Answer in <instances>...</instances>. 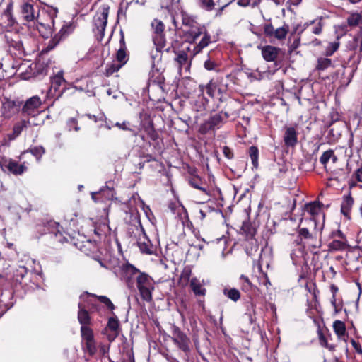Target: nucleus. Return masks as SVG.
I'll return each instance as SVG.
<instances>
[{
  "label": "nucleus",
  "mask_w": 362,
  "mask_h": 362,
  "mask_svg": "<svg viewBox=\"0 0 362 362\" xmlns=\"http://www.w3.org/2000/svg\"><path fill=\"white\" fill-rule=\"evenodd\" d=\"M36 27L40 35L44 39L52 37L54 31V24H33Z\"/></svg>",
  "instance_id": "nucleus-35"
},
{
  "label": "nucleus",
  "mask_w": 362,
  "mask_h": 362,
  "mask_svg": "<svg viewBox=\"0 0 362 362\" xmlns=\"http://www.w3.org/2000/svg\"><path fill=\"white\" fill-rule=\"evenodd\" d=\"M85 293L89 296L95 298L98 300V301L103 304L106 308L110 311H113L115 309V305L112 303L111 300L106 296H98L94 293H90L88 292H85ZM113 312H112V313Z\"/></svg>",
  "instance_id": "nucleus-43"
},
{
  "label": "nucleus",
  "mask_w": 362,
  "mask_h": 362,
  "mask_svg": "<svg viewBox=\"0 0 362 362\" xmlns=\"http://www.w3.org/2000/svg\"><path fill=\"white\" fill-rule=\"evenodd\" d=\"M302 222L303 219L298 226L297 237L293 240V244L298 247V252L303 255L306 249L312 251L313 249L320 247L321 241L317 238V234L322 233L324 223L319 229L317 227L315 229V226H313V230H310L307 227H301Z\"/></svg>",
  "instance_id": "nucleus-2"
},
{
  "label": "nucleus",
  "mask_w": 362,
  "mask_h": 362,
  "mask_svg": "<svg viewBox=\"0 0 362 362\" xmlns=\"http://www.w3.org/2000/svg\"><path fill=\"white\" fill-rule=\"evenodd\" d=\"M250 309L247 308V313H245L246 315L248 316V319L250 324L254 323L256 321V305L253 302H250Z\"/></svg>",
  "instance_id": "nucleus-56"
},
{
  "label": "nucleus",
  "mask_w": 362,
  "mask_h": 362,
  "mask_svg": "<svg viewBox=\"0 0 362 362\" xmlns=\"http://www.w3.org/2000/svg\"><path fill=\"white\" fill-rule=\"evenodd\" d=\"M240 233L244 235L247 240H253L256 235V228L252 225L250 220H245L243 222Z\"/></svg>",
  "instance_id": "nucleus-34"
},
{
  "label": "nucleus",
  "mask_w": 362,
  "mask_h": 362,
  "mask_svg": "<svg viewBox=\"0 0 362 362\" xmlns=\"http://www.w3.org/2000/svg\"><path fill=\"white\" fill-rule=\"evenodd\" d=\"M142 160H144L146 163H154V165L156 168H162V163L157 160L154 156L151 154L148 153L145 156V158Z\"/></svg>",
  "instance_id": "nucleus-59"
},
{
  "label": "nucleus",
  "mask_w": 362,
  "mask_h": 362,
  "mask_svg": "<svg viewBox=\"0 0 362 362\" xmlns=\"http://www.w3.org/2000/svg\"><path fill=\"white\" fill-rule=\"evenodd\" d=\"M109 6L107 5L101 6L94 16V23H107V17L109 14Z\"/></svg>",
  "instance_id": "nucleus-39"
},
{
  "label": "nucleus",
  "mask_w": 362,
  "mask_h": 362,
  "mask_svg": "<svg viewBox=\"0 0 362 362\" xmlns=\"http://www.w3.org/2000/svg\"><path fill=\"white\" fill-rule=\"evenodd\" d=\"M136 285L141 299L147 303L151 302L155 288L153 279L145 272L139 273L136 277Z\"/></svg>",
  "instance_id": "nucleus-5"
},
{
  "label": "nucleus",
  "mask_w": 362,
  "mask_h": 362,
  "mask_svg": "<svg viewBox=\"0 0 362 362\" xmlns=\"http://www.w3.org/2000/svg\"><path fill=\"white\" fill-rule=\"evenodd\" d=\"M121 209L124 211L126 213L128 211L131 212L132 211V206H131L132 200L131 198L127 199V200L122 202L119 201Z\"/></svg>",
  "instance_id": "nucleus-64"
},
{
  "label": "nucleus",
  "mask_w": 362,
  "mask_h": 362,
  "mask_svg": "<svg viewBox=\"0 0 362 362\" xmlns=\"http://www.w3.org/2000/svg\"><path fill=\"white\" fill-rule=\"evenodd\" d=\"M329 237L332 239L328 244L329 251H345L350 247L346 235L341 230H332Z\"/></svg>",
  "instance_id": "nucleus-10"
},
{
  "label": "nucleus",
  "mask_w": 362,
  "mask_h": 362,
  "mask_svg": "<svg viewBox=\"0 0 362 362\" xmlns=\"http://www.w3.org/2000/svg\"><path fill=\"white\" fill-rule=\"evenodd\" d=\"M177 32L178 37L189 44L194 43L202 34L207 33L204 26L198 27L194 24H181Z\"/></svg>",
  "instance_id": "nucleus-7"
},
{
  "label": "nucleus",
  "mask_w": 362,
  "mask_h": 362,
  "mask_svg": "<svg viewBox=\"0 0 362 362\" xmlns=\"http://www.w3.org/2000/svg\"><path fill=\"white\" fill-rule=\"evenodd\" d=\"M332 329L339 341L347 343L349 340V333L344 321L335 320L332 323Z\"/></svg>",
  "instance_id": "nucleus-22"
},
{
  "label": "nucleus",
  "mask_w": 362,
  "mask_h": 362,
  "mask_svg": "<svg viewBox=\"0 0 362 362\" xmlns=\"http://www.w3.org/2000/svg\"><path fill=\"white\" fill-rule=\"evenodd\" d=\"M252 28L250 30L259 37L264 34V37L267 38L270 43L274 44L277 41L284 40L288 31L289 27L288 24H283L281 27L274 28L272 24H264L263 33L261 30H257L253 24H251Z\"/></svg>",
  "instance_id": "nucleus-3"
},
{
  "label": "nucleus",
  "mask_w": 362,
  "mask_h": 362,
  "mask_svg": "<svg viewBox=\"0 0 362 362\" xmlns=\"http://www.w3.org/2000/svg\"><path fill=\"white\" fill-rule=\"evenodd\" d=\"M122 66H123V65H122L120 63H119V64L112 63L111 64L107 66V67L105 70V76H112L114 73L118 71Z\"/></svg>",
  "instance_id": "nucleus-58"
},
{
  "label": "nucleus",
  "mask_w": 362,
  "mask_h": 362,
  "mask_svg": "<svg viewBox=\"0 0 362 362\" xmlns=\"http://www.w3.org/2000/svg\"><path fill=\"white\" fill-rule=\"evenodd\" d=\"M153 44L157 52H161L166 45V37L164 33V24H156L154 28Z\"/></svg>",
  "instance_id": "nucleus-19"
},
{
  "label": "nucleus",
  "mask_w": 362,
  "mask_h": 362,
  "mask_svg": "<svg viewBox=\"0 0 362 362\" xmlns=\"http://www.w3.org/2000/svg\"><path fill=\"white\" fill-rule=\"evenodd\" d=\"M198 6L207 11H211L214 8L216 4H218L216 0H197Z\"/></svg>",
  "instance_id": "nucleus-49"
},
{
  "label": "nucleus",
  "mask_w": 362,
  "mask_h": 362,
  "mask_svg": "<svg viewBox=\"0 0 362 362\" xmlns=\"http://www.w3.org/2000/svg\"><path fill=\"white\" fill-rule=\"evenodd\" d=\"M78 320L81 325V327H90L91 318L88 311L85 309L81 303L78 304Z\"/></svg>",
  "instance_id": "nucleus-36"
},
{
  "label": "nucleus",
  "mask_w": 362,
  "mask_h": 362,
  "mask_svg": "<svg viewBox=\"0 0 362 362\" xmlns=\"http://www.w3.org/2000/svg\"><path fill=\"white\" fill-rule=\"evenodd\" d=\"M196 171V169H193L189 171L190 175L188 177V182L189 185L195 189L201 190L206 194H209V190L207 187V185L206 184L205 182L202 180V179L199 176L194 174Z\"/></svg>",
  "instance_id": "nucleus-27"
},
{
  "label": "nucleus",
  "mask_w": 362,
  "mask_h": 362,
  "mask_svg": "<svg viewBox=\"0 0 362 362\" xmlns=\"http://www.w3.org/2000/svg\"><path fill=\"white\" fill-rule=\"evenodd\" d=\"M339 37L337 40L329 42L325 49V54L327 57L332 56L339 47V42L338 41Z\"/></svg>",
  "instance_id": "nucleus-52"
},
{
  "label": "nucleus",
  "mask_w": 362,
  "mask_h": 362,
  "mask_svg": "<svg viewBox=\"0 0 362 362\" xmlns=\"http://www.w3.org/2000/svg\"><path fill=\"white\" fill-rule=\"evenodd\" d=\"M211 42V35L208 33H205L200 42L194 46L192 50H191L190 46L187 45L182 49H179V51H184L187 54H189V58L192 59L194 57L200 53L204 47H207Z\"/></svg>",
  "instance_id": "nucleus-17"
},
{
  "label": "nucleus",
  "mask_w": 362,
  "mask_h": 362,
  "mask_svg": "<svg viewBox=\"0 0 362 362\" xmlns=\"http://www.w3.org/2000/svg\"><path fill=\"white\" fill-rule=\"evenodd\" d=\"M107 24H98L95 29H93L94 35L98 42H101L105 35V31Z\"/></svg>",
  "instance_id": "nucleus-51"
},
{
  "label": "nucleus",
  "mask_w": 362,
  "mask_h": 362,
  "mask_svg": "<svg viewBox=\"0 0 362 362\" xmlns=\"http://www.w3.org/2000/svg\"><path fill=\"white\" fill-rule=\"evenodd\" d=\"M204 67L208 71H218L219 70L220 65L215 61L208 59L204 62Z\"/></svg>",
  "instance_id": "nucleus-57"
},
{
  "label": "nucleus",
  "mask_w": 362,
  "mask_h": 362,
  "mask_svg": "<svg viewBox=\"0 0 362 362\" xmlns=\"http://www.w3.org/2000/svg\"><path fill=\"white\" fill-rule=\"evenodd\" d=\"M332 60L329 58L320 57L317 59V64L316 69L317 70L323 71L331 66Z\"/></svg>",
  "instance_id": "nucleus-54"
},
{
  "label": "nucleus",
  "mask_w": 362,
  "mask_h": 362,
  "mask_svg": "<svg viewBox=\"0 0 362 362\" xmlns=\"http://www.w3.org/2000/svg\"><path fill=\"white\" fill-rule=\"evenodd\" d=\"M317 335L320 344L322 347L328 349L329 351L332 352L336 351L337 346L334 344H329L328 342L327 337L325 336L324 333L322 332L320 328L317 329Z\"/></svg>",
  "instance_id": "nucleus-45"
},
{
  "label": "nucleus",
  "mask_w": 362,
  "mask_h": 362,
  "mask_svg": "<svg viewBox=\"0 0 362 362\" xmlns=\"http://www.w3.org/2000/svg\"><path fill=\"white\" fill-rule=\"evenodd\" d=\"M117 61L122 65H124L127 60V49L119 48L116 53Z\"/></svg>",
  "instance_id": "nucleus-55"
},
{
  "label": "nucleus",
  "mask_w": 362,
  "mask_h": 362,
  "mask_svg": "<svg viewBox=\"0 0 362 362\" xmlns=\"http://www.w3.org/2000/svg\"><path fill=\"white\" fill-rule=\"evenodd\" d=\"M61 229L62 227L59 225V223L49 220L47 221L45 223H44V233H49L54 235L55 238L60 243L67 242L68 239L66 237H64Z\"/></svg>",
  "instance_id": "nucleus-18"
},
{
  "label": "nucleus",
  "mask_w": 362,
  "mask_h": 362,
  "mask_svg": "<svg viewBox=\"0 0 362 362\" xmlns=\"http://www.w3.org/2000/svg\"><path fill=\"white\" fill-rule=\"evenodd\" d=\"M4 165L14 175H21L28 170L25 162L19 163L11 158L6 160Z\"/></svg>",
  "instance_id": "nucleus-28"
},
{
  "label": "nucleus",
  "mask_w": 362,
  "mask_h": 362,
  "mask_svg": "<svg viewBox=\"0 0 362 362\" xmlns=\"http://www.w3.org/2000/svg\"><path fill=\"white\" fill-rule=\"evenodd\" d=\"M323 204L319 201H315L310 203H307L304 206V210L310 214L312 218H310L309 223L312 226H315V228L317 226V220L315 216L319 215L321 212Z\"/></svg>",
  "instance_id": "nucleus-23"
},
{
  "label": "nucleus",
  "mask_w": 362,
  "mask_h": 362,
  "mask_svg": "<svg viewBox=\"0 0 362 362\" xmlns=\"http://www.w3.org/2000/svg\"><path fill=\"white\" fill-rule=\"evenodd\" d=\"M172 23H177L181 21L182 23H195V19L193 16H189L185 11L180 10L178 12H175V14H171Z\"/></svg>",
  "instance_id": "nucleus-38"
},
{
  "label": "nucleus",
  "mask_w": 362,
  "mask_h": 362,
  "mask_svg": "<svg viewBox=\"0 0 362 362\" xmlns=\"http://www.w3.org/2000/svg\"><path fill=\"white\" fill-rule=\"evenodd\" d=\"M51 86L49 91H54V93H57V97L61 96L64 90L67 82L64 78L63 71H58L54 76L51 77Z\"/></svg>",
  "instance_id": "nucleus-16"
},
{
  "label": "nucleus",
  "mask_w": 362,
  "mask_h": 362,
  "mask_svg": "<svg viewBox=\"0 0 362 362\" xmlns=\"http://www.w3.org/2000/svg\"><path fill=\"white\" fill-rule=\"evenodd\" d=\"M263 59L269 62H274L279 54L280 48L272 45L259 46Z\"/></svg>",
  "instance_id": "nucleus-29"
},
{
  "label": "nucleus",
  "mask_w": 362,
  "mask_h": 362,
  "mask_svg": "<svg viewBox=\"0 0 362 362\" xmlns=\"http://www.w3.org/2000/svg\"><path fill=\"white\" fill-rule=\"evenodd\" d=\"M173 52L175 54L174 61L177 64L179 71H181L182 69L189 70L192 59L189 58V54H187L184 51L176 50L174 48Z\"/></svg>",
  "instance_id": "nucleus-25"
},
{
  "label": "nucleus",
  "mask_w": 362,
  "mask_h": 362,
  "mask_svg": "<svg viewBox=\"0 0 362 362\" xmlns=\"http://www.w3.org/2000/svg\"><path fill=\"white\" fill-rule=\"evenodd\" d=\"M238 103L233 99H229V100H226V104L222 108L220 113L225 117L227 119L230 117H236L238 115Z\"/></svg>",
  "instance_id": "nucleus-26"
},
{
  "label": "nucleus",
  "mask_w": 362,
  "mask_h": 362,
  "mask_svg": "<svg viewBox=\"0 0 362 362\" xmlns=\"http://www.w3.org/2000/svg\"><path fill=\"white\" fill-rule=\"evenodd\" d=\"M190 288L195 296H204L206 295V288H203L199 280L196 277H194L190 280Z\"/></svg>",
  "instance_id": "nucleus-41"
},
{
  "label": "nucleus",
  "mask_w": 362,
  "mask_h": 362,
  "mask_svg": "<svg viewBox=\"0 0 362 362\" xmlns=\"http://www.w3.org/2000/svg\"><path fill=\"white\" fill-rule=\"evenodd\" d=\"M354 204V199L349 189V193L343 196L342 202L341 204V213L349 219L351 218L350 215Z\"/></svg>",
  "instance_id": "nucleus-31"
},
{
  "label": "nucleus",
  "mask_w": 362,
  "mask_h": 362,
  "mask_svg": "<svg viewBox=\"0 0 362 362\" xmlns=\"http://www.w3.org/2000/svg\"><path fill=\"white\" fill-rule=\"evenodd\" d=\"M74 28V24H64L60 30L48 42L47 45L42 49L39 54V59L33 64V75L35 77L40 78L47 75L49 66L44 61H42V59H44L45 54L54 49L61 40L66 38L71 34Z\"/></svg>",
  "instance_id": "nucleus-1"
},
{
  "label": "nucleus",
  "mask_w": 362,
  "mask_h": 362,
  "mask_svg": "<svg viewBox=\"0 0 362 362\" xmlns=\"http://www.w3.org/2000/svg\"><path fill=\"white\" fill-rule=\"evenodd\" d=\"M192 274V269L189 266L184 267L181 272L179 281L182 286H187L189 281Z\"/></svg>",
  "instance_id": "nucleus-48"
},
{
  "label": "nucleus",
  "mask_w": 362,
  "mask_h": 362,
  "mask_svg": "<svg viewBox=\"0 0 362 362\" xmlns=\"http://www.w3.org/2000/svg\"><path fill=\"white\" fill-rule=\"evenodd\" d=\"M42 104L43 101L38 95L32 96L23 102L21 113L28 119L36 117L41 112L40 108Z\"/></svg>",
  "instance_id": "nucleus-9"
},
{
  "label": "nucleus",
  "mask_w": 362,
  "mask_h": 362,
  "mask_svg": "<svg viewBox=\"0 0 362 362\" xmlns=\"http://www.w3.org/2000/svg\"><path fill=\"white\" fill-rule=\"evenodd\" d=\"M298 133L294 127L286 126L283 136L284 146L287 148L295 147L298 144Z\"/></svg>",
  "instance_id": "nucleus-21"
},
{
  "label": "nucleus",
  "mask_w": 362,
  "mask_h": 362,
  "mask_svg": "<svg viewBox=\"0 0 362 362\" xmlns=\"http://www.w3.org/2000/svg\"><path fill=\"white\" fill-rule=\"evenodd\" d=\"M171 339L176 346L185 353L190 351L191 340L178 326L172 325L170 327Z\"/></svg>",
  "instance_id": "nucleus-8"
},
{
  "label": "nucleus",
  "mask_w": 362,
  "mask_h": 362,
  "mask_svg": "<svg viewBox=\"0 0 362 362\" xmlns=\"http://www.w3.org/2000/svg\"><path fill=\"white\" fill-rule=\"evenodd\" d=\"M351 344L352 345L353 348L354 349L356 354L358 355L362 356V347L360 344V342L358 340H356L355 339H350L349 340Z\"/></svg>",
  "instance_id": "nucleus-63"
},
{
  "label": "nucleus",
  "mask_w": 362,
  "mask_h": 362,
  "mask_svg": "<svg viewBox=\"0 0 362 362\" xmlns=\"http://www.w3.org/2000/svg\"><path fill=\"white\" fill-rule=\"evenodd\" d=\"M114 316L108 318V321L105 329V332L110 331L109 333H106L107 339L110 342H112L119 336L121 331L120 322L117 317L115 316V313H112Z\"/></svg>",
  "instance_id": "nucleus-15"
},
{
  "label": "nucleus",
  "mask_w": 362,
  "mask_h": 362,
  "mask_svg": "<svg viewBox=\"0 0 362 362\" xmlns=\"http://www.w3.org/2000/svg\"><path fill=\"white\" fill-rule=\"evenodd\" d=\"M112 126H115L118 127L119 129L124 131H129L132 132L133 129L130 127V122L128 121H124L123 122H116L115 124H112Z\"/></svg>",
  "instance_id": "nucleus-60"
},
{
  "label": "nucleus",
  "mask_w": 362,
  "mask_h": 362,
  "mask_svg": "<svg viewBox=\"0 0 362 362\" xmlns=\"http://www.w3.org/2000/svg\"><path fill=\"white\" fill-rule=\"evenodd\" d=\"M178 29L179 27L177 26V24H171L168 29H165V27L164 26V33H165V37H168L170 39H174L176 36L178 37Z\"/></svg>",
  "instance_id": "nucleus-53"
},
{
  "label": "nucleus",
  "mask_w": 362,
  "mask_h": 362,
  "mask_svg": "<svg viewBox=\"0 0 362 362\" xmlns=\"http://www.w3.org/2000/svg\"><path fill=\"white\" fill-rule=\"evenodd\" d=\"M135 218L137 219V222L139 225L141 226V230L143 231L142 236L139 237L137 241L138 247L142 253L151 255L153 254V245L149 238L146 236V234L145 233L144 230L142 228L140 219L137 214L136 215Z\"/></svg>",
  "instance_id": "nucleus-20"
},
{
  "label": "nucleus",
  "mask_w": 362,
  "mask_h": 362,
  "mask_svg": "<svg viewBox=\"0 0 362 362\" xmlns=\"http://www.w3.org/2000/svg\"><path fill=\"white\" fill-rule=\"evenodd\" d=\"M223 80V76H216L211 78L206 84H199L198 89L200 95H203L205 91L209 97L214 98L216 92H217L218 95H223L226 93L228 84H224Z\"/></svg>",
  "instance_id": "nucleus-6"
},
{
  "label": "nucleus",
  "mask_w": 362,
  "mask_h": 362,
  "mask_svg": "<svg viewBox=\"0 0 362 362\" xmlns=\"http://www.w3.org/2000/svg\"><path fill=\"white\" fill-rule=\"evenodd\" d=\"M227 121L228 119L220 112L211 115L206 121L201 124L199 132L202 134H206L210 131L218 129L222 127Z\"/></svg>",
  "instance_id": "nucleus-12"
},
{
  "label": "nucleus",
  "mask_w": 362,
  "mask_h": 362,
  "mask_svg": "<svg viewBox=\"0 0 362 362\" xmlns=\"http://www.w3.org/2000/svg\"><path fill=\"white\" fill-rule=\"evenodd\" d=\"M142 127L144 131L146 134V135L151 139V140L153 142L157 141L159 138L158 133L157 130L154 127V123L153 120L150 118V115L148 114H145L144 122H142Z\"/></svg>",
  "instance_id": "nucleus-24"
},
{
  "label": "nucleus",
  "mask_w": 362,
  "mask_h": 362,
  "mask_svg": "<svg viewBox=\"0 0 362 362\" xmlns=\"http://www.w3.org/2000/svg\"><path fill=\"white\" fill-rule=\"evenodd\" d=\"M133 9L131 4H127L124 8L123 6H119L117 11V18L116 23H119L120 21H127V16L132 15Z\"/></svg>",
  "instance_id": "nucleus-42"
},
{
  "label": "nucleus",
  "mask_w": 362,
  "mask_h": 362,
  "mask_svg": "<svg viewBox=\"0 0 362 362\" xmlns=\"http://www.w3.org/2000/svg\"><path fill=\"white\" fill-rule=\"evenodd\" d=\"M223 293L225 296L237 302L240 299L241 294L239 290L234 288H224Z\"/></svg>",
  "instance_id": "nucleus-46"
},
{
  "label": "nucleus",
  "mask_w": 362,
  "mask_h": 362,
  "mask_svg": "<svg viewBox=\"0 0 362 362\" xmlns=\"http://www.w3.org/2000/svg\"><path fill=\"white\" fill-rule=\"evenodd\" d=\"M21 13L23 18L27 21H32L35 19V9L30 3H25L21 6Z\"/></svg>",
  "instance_id": "nucleus-40"
},
{
  "label": "nucleus",
  "mask_w": 362,
  "mask_h": 362,
  "mask_svg": "<svg viewBox=\"0 0 362 362\" xmlns=\"http://www.w3.org/2000/svg\"><path fill=\"white\" fill-rule=\"evenodd\" d=\"M67 127L69 131L74 130L77 132L80 129V127L78 126V121L75 118H70L68 119Z\"/></svg>",
  "instance_id": "nucleus-62"
},
{
  "label": "nucleus",
  "mask_w": 362,
  "mask_h": 362,
  "mask_svg": "<svg viewBox=\"0 0 362 362\" xmlns=\"http://www.w3.org/2000/svg\"><path fill=\"white\" fill-rule=\"evenodd\" d=\"M34 274L24 266H19L13 272L12 284L22 287L27 286Z\"/></svg>",
  "instance_id": "nucleus-13"
},
{
  "label": "nucleus",
  "mask_w": 362,
  "mask_h": 362,
  "mask_svg": "<svg viewBox=\"0 0 362 362\" xmlns=\"http://www.w3.org/2000/svg\"><path fill=\"white\" fill-rule=\"evenodd\" d=\"M247 153L251 159L252 165L255 168L259 166V149L255 146H252L249 148Z\"/></svg>",
  "instance_id": "nucleus-47"
},
{
  "label": "nucleus",
  "mask_w": 362,
  "mask_h": 362,
  "mask_svg": "<svg viewBox=\"0 0 362 362\" xmlns=\"http://www.w3.org/2000/svg\"><path fill=\"white\" fill-rule=\"evenodd\" d=\"M251 240V247L248 248L246 247V252L249 256L253 255L254 252H257L259 249V245L257 244V242L256 240Z\"/></svg>",
  "instance_id": "nucleus-61"
},
{
  "label": "nucleus",
  "mask_w": 362,
  "mask_h": 362,
  "mask_svg": "<svg viewBox=\"0 0 362 362\" xmlns=\"http://www.w3.org/2000/svg\"><path fill=\"white\" fill-rule=\"evenodd\" d=\"M22 105L23 101L19 100L6 99L2 103L1 114L4 118L10 119L21 112Z\"/></svg>",
  "instance_id": "nucleus-14"
},
{
  "label": "nucleus",
  "mask_w": 362,
  "mask_h": 362,
  "mask_svg": "<svg viewBox=\"0 0 362 362\" xmlns=\"http://www.w3.org/2000/svg\"><path fill=\"white\" fill-rule=\"evenodd\" d=\"M362 164L360 165L351 174V179L348 182L349 189H362Z\"/></svg>",
  "instance_id": "nucleus-32"
},
{
  "label": "nucleus",
  "mask_w": 362,
  "mask_h": 362,
  "mask_svg": "<svg viewBox=\"0 0 362 362\" xmlns=\"http://www.w3.org/2000/svg\"><path fill=\"white\" fill-rule=\"evenodd\" d=\"M329 160H332L333 163H336L338 160L337 156L334 154V151L332 149H329L322 154L320 158V162L322 165L326 168L327 163Z\"/></svg>",
  "instance_id": "nucleus-44"
},
{
  "label": "nucleus",
  "mask_w": 362,
  "mask_h": 362,
  "mask_svg": "<svg viewBox=\"0 0 362 362\" xmlns=\"http://www.w3.org/2000/svg\"><path fill=\"white\" fill-rule=\"evenodd\" d=\"M28 153H30L35 157L36 160L39 161L42 155L45 153V149L42 146H31L28 150H25L21 153L18 157L19 160L25 159V155Z\"/></svg>",
  "instance_id": "nucleus-37"
},
{
  "label": "nucleus",
  "mask_w": 362,
  "mask_h": 362,
  "mask_svg": "<svg viewBox=\"0 0 362 362\" xmlns=\"http://www.w3.org/2000/svg\"><path fill=\"white\" fill-rule=\"evenodd\" d=\"M30 125V122L29 119H21L20 122L16 123L13 127V132L11 134H8V138L9 140H14L18 136H19L21 132L27 129L28 126Z\"/></svg>",
  "instance_id": "nucleus-33"
},
{
  "label": "nucleus",
  "mask_w": 362,
  "mask_h": 362,
  "mask_svg": "<svg viewBox=\"0 0 362 362\" xmlns=\"http://www.w3.org/2000/svg\"><path fill=\"white\" fill-rule=\"evenodd\" d=\"M81 337L83 342V349L88 356H93L97 352V344L93 330L90 327H81Z\"/></svg>",
  "instance_id": "nucleus-11"
},
{
  "label": "nucleus",
  "mask_w": 362,
  "mask_h": 362,
  "mask_svg": "<svg viewBox=\"0 0 362 362\" xmlns=\"http://www.w3.org/2000/svg\"><path fill=\"white\" fill-rule=\"evenodd\" d=\"M122 275L128 285L132 283V278L135 275L142 273L139 269L136 268L133 264L127 262L121 267Z\"/></svg>",
  "instance_id": "nucleus-30"
},
{
  "label": "nucleus",
  "mask_w": 362,
  "mask_h": 362,
  "mask_svg": "<svg viewBox=\"0 0 362 362\" xmlns=\"http://www.w3.org/2000/svg\"><path fill=\"white\" fill-rule=\"evenodd\" d=\"M239 282L240 288L244 292H249L252 290V284L247 276L242 274L239 278Z\"/></svg>",
  "instance_id": "nucleus-50"
},
{
  "label": "nucleus",
  "mask_w": 362,
  "mask_h": 362,
  "mask_svg": "<svg viewBox=\"0 0 362 362\" xmlns=\"http://www.w3.org/2000/svg\"><path fill=\"white\" fill-rule=\"evenodd\" d=\"M24 28L20 24H0V32L4 33V38L10 47L18 51L23 48L20 35L23 34Z\"/></svg>",
  "instance_id": "nucleus-4"
}]
</instances>
